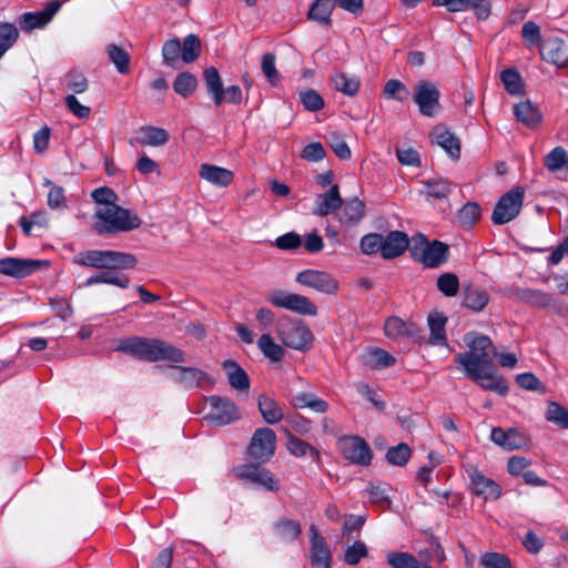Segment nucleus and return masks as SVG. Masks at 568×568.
<instances>
[{
  "instance_id": "1",
  "label": "nucleus",
  "mask_w": 568,
  "mask_h": 568,
  "mask_svg": "<svg viewBox=\"0 0 568 568\" xmlns=\"http://www.w3.org/2000/svg\"><path fill=\"white\" fill-rule=\"evenodd\" d=\"M465 342L469 351L457 354L454 358L455 363L463 368L467 377L477 382L483 389L506 395L508 385L498 374L490 356V351L496 355L491 339L483 334L468 333L465 336Z\"/></svg>"
},
{
  "instance_id": "2",
  "label": "nucleus",
  "mask_w": 568,
  "mask_h": 568,
  "mask_svg": "<svg viewBox=\"0 0 568 568\" xmlns=\"http://www.w3.org/2000/svg\"><path fill=\"white\" fill-rule=\"evenodd\" d=\"M118 351L146 362L172 361L178 357L176 348L159 338L129 337L120 342Z\"/></svg>"
},
{
  "instance_id": "3",
  "label": "nucleus",
  "mask_w": 568,
  "mask_h": 568,
  "mask_svg": "<svg viewBox=\"0 0 568 568\" xmlns=\"http://www.w3.org/2000/svg\"><path fill=\"white\" fill-rule=\"evenodd\" d=\"M93 219L94 229L99 234L128 232L140 227L142 224L136 214L119 205L99 206Z\"/></svg>"
},
{
  "instance_id": "4",
  "label": "nucleus",
  "mask_w": 568,
  "mask_h": 568,
  "mask_svg": "<svg viewBox=\"0 0 568 568\" xmlns=\"http://www.w3.org/2000/svg\"><path fill=\"white\" fill-rule=\"evenodd\" d=\"M73 262L93 268L129 270L136 265L138 260L131 253L112 250H89L78 253Z\"/></svg>"
},
{
  "instance_id": "5",
  "label": "nucleus",
  "mask_w": 568,
  "mask_h": 568,
  "mask_svg": "<svg viewBox=\"0 0 568 568\" xmlns=\"http://www.w3.org/2000/svg\"><path fill=\"white\" fill-rule=\"evenodd\" d=\"M409 252L415 261L428 268L442 266L449 257L447 244L437 240L429 242L424 234H416L412 237Z\"/></svg>"
},
{
  "instance_id": "6",
  "label": "nucleus",
  "mask_w": 568,
  "mask_h": 568,
  "mask_svg": "<svg viewBox=\"0 0 568 568\" xmlns=\"http://www.w3.org/2000/svg\"><path fill=\"white\" fill-rule=\"evenodd\" d=\"M277 335L285 346L293 349L305 352L313 344V334L302 321L281 320Z\"/></svg>"
},
{
  "instance_id": "7",
  "label": "nucleus",
  "mask_w": 568,
  "mask_h": 568,
  "mask_svg": "<svg viewBox=\"0 0 568 568\" xmlns=\"http://www.w3.org/2000/svg\"><path fill=\"white\" fill-rule=\"evenodd\" d=\"M266 300L275 307L285 308L300 315L314 316L317 314L316 305L308 297L296 293L275 290L267 294Z\"/></svg>"
},
{
  "instance_id": "8",
  "label": "nucleus",
  "mask_w": 568,
  "mask_h": 568,
  "mask_svg": "<svg viewBox=\"0 0 568 568\" xmlns=\"http://www.w3.org/2000/svg\"><path fill=\"white\" fill-rule=\"evenodd\" d=\"M210 412L206 419L215 426H226L242 416L237 405L229 397L212 395L206 398Z\"/></svg>"
},
{
  "instance_id": "9",
  "label": "nucleus",
  "mask_w": 568,
  "mask_h": 568,
  "mask_svg": "<svg viewBox=\"0 0 568 568\" xmlns=\"http://www.w3.org/2000/svg\"><path fill=\"white\" fill-rule=\"evenodd\" d=\"M524 189L514 187L505 193L496 204L491 220L497 225H503L514 220L520 212L524 200Z\"/></svg>"
},
{
  "instance_id": "10",
  "label": "nucleus",
  "mask_w": 568,
  "mask_h": 568,
  "mask_svg": "<svg viewBox=\"0 0 568 568\" xmlns=\"http://www.w3.org/2000/svg\"><path fill=\"white\" fill-rule=\"evenodd\" d=\"M338 447L343 457L353 464L368 466L372 462V449L359 436H344L339 438Z\"/></svg>"
},
{
  "instance_id": "11",
  "label": "nucleus",
  "mask_w": 568,
  "mask_h": 568,
  "mask_svg": "<svg viewBox=\"0 0 568 568\" xmlns=\"http://www.w3.org/2000/svg\"><path fill=\"white\" fill-rule=\"evenodd\" d=\"M276 435L273 429L262 427L253 434L247 453L251 458L267 462L275 453Z\"/></svg>"
},
{
  "instance_id": "12",
  "label": "nucleus",
  "mask_w": 568,
  "mask_h": 568,
  "mask_svg": "<svg viewBox=\"0 0 568 568\" xmlns=\"http://www.w3.org/2000/svg\"><path fill=\"white\" fill-rule=\"evenodd\" d=\"M296 282L323 294L333 295L339 290L338 281L329 273L317 270H304L296 275Z\"/></svg>"
},
{
  "instance_id": "13",
  "label": "nucleus",
  "mask_w": 568,
  "mask_h": 568,
  "mask_svg": "<svg viewBox=\"0 0 568 568\" xmlns=\"http://www.w3.org/2000/svg\"><path fill=\"white\" fill-rule=\"evenodd\" d=\"M413 99L423 115L433 116L439 109V91L434 82L419 81L415 85Z\"/></svg>"
},
{
  "instance_id": "14",
  "label": "nucleus",
  "mask_w": 568,
  "mask_h": 568,
  "mask_svg": "<svg viewBox=\"0 0 568 568\" xmlns=\"http://www.w3.org/2000/svg\"><path fill=\"white\" fill-rule=\"evenodd\" d=\"M236 475L268 491H277L281 488L280 480L270 470L260 465L247 464L236 469Z\"/></svg>"
},
{
  "instance_id": "15",
  "label": "nucleus",
  "mask_w": 568,
  "mask_h": 568,
  "mask_svg": "<svg viewBox=\"0 0 568 568\" xmlns=\"http://www.w3.org/2000/svg\"><path fill=\"white\" fill-rule=\"evenodd\" d=\"M41 265H47V263L31 258L4 257L0 260V274L26 277L39 270Z\"/></svg>"
},
{
  "instance_id": "16",
  "label": "nucleus",
  "mask_w": 568,
  "mask_h": 568,
  "mask_svg": "<svg viewBox=\"0 0 568 568\" xmlns=\"http://www.w3.org/2000/svg\"><path fill=\"white\" fill-rule=\"evenodd\" d=\"M433 4L445 7L449 12L473 9L479 19H486L490 13V3L487 0H433Z\"/></svg>"
},
{
  "instance_id": "17",
  "label": "nucleus",
  "mask_w": 568,
  "mask_h": 568,
  "mask_svg": "<svg viewBox=\"0 0 568 568\" xmlns=\"http://www.w3.org/2000/svg\"><path fill=\"white\" fill-rule=\"evenodd\" d=\"M412 239L400 231H392L386 236L382 235V256L386 260H393L409 250Z\"/></svg>"
},
{
  "instance_id": "18",
  "label": "nucleus",
  "mask_w": 568,
  "mask_h": 568,
  "mask_svg": "<svg viewBox=\"0 0 568 568\" xmlns=\"http://www.w3.org/2000/svg\"><path fill=\"white\" fill-rule=\"evenodd\" d=\"M311 531V561L314 566L321 568H331L332 555L324 537L318 534L317 528L313 525Z\"/></svg>"
},
{
  "instance_id": "19",
  "label": "nucleus",
  "mask_w": 568,
  "mask_h": 568,
  "mask_svg": "<svg viewBox=\"0 0 568 568\" xmlns=\"http://www.w3.org/2000/svg\"><path fill=\"white\" fill-rule=\"evenodd\" d=\"M384 331L386 336L394 341H399L405 337L417 338L422 332L415 323L405 322L396 316L386 320Z\"/></svg>"
},
{
  "instance_id": "20",
  "label": "nucleus",
  "mask_w": 568,
  "mask_h": 568,
  "mask_svg": "<svg viewBox=\"0 0 568 568\" xmlns=\"http://www.w3.org/2000/svg\"><path fill=\"white\" fill-rule=\"evenodd\" d=\"M470 486L474 494L484 499H497L501 491L500 487L493 479L486 477L477 469L469 471Z\"/></svg>"
},
{
  "instance_id": "21",
  "label": "nucleus",
  "mask_w": 568,
  "mask_h": 568,
  "mask_svg": "<svg viewBox=\"0 0 568 568\" xmlns=\"http://www.w3.org/2000/svg\"><path fill=\"white\" fill-rule=\"evenodd\" d=\"M490 439L507 450L519 449L527 444V438L515 428L505 430L500 427H494L490 433Z\"/></svg>"
},
{
  "instance_id": "22",
  "label": "nucleus",
  "mask_w": 568,
  "mask_h": 568,
  "mask_svg": "<svg viewBox=\"0 0 568 568\" xmlns=\"http://www.w3.org/2000/svg\"><path fill=\"white\" fill-rule=\"evenodd\" d=\"M199 175L207 183L219 187H227L234 180L233 171L209 163L200 165Z\"/></svg>"
},
{
  "instance_id": "23",
  "label": "nucleus",
  "mask_w": 568,
  "mask_h": 568,
  "mask_svg": "<svg viewBox=\"0 0 568 568\" xmlns=\"http://www.w3.org/2000/svg\"><path fill=\"white\" fill-rule=\"evenodd\" d=\"M288 402L295 409L307 408L317 414H325L329 408V405L326 400L320 398L315 393L306 390L292 395Z\"/></svg>"
},
{
  "instance_id": "24",
  "label": "nucleus",
  "mask_w": 568,
  "mask_h": 568,
  "mask_svg": "<svg viewBox=\"0 0 568 568\" xmlns=\"http://www.w3.org/2000/svg\"><path fill=\"white\" fill-rule=\"evenodd\" d=\"M61 7L60 1H52L48 3L45 9L43 11L39 12H27L21 17V28L23 30H32L36 28H42L44 27L52 17L59 11Z\"/></svg>"
},
{
  "instance_id": "25",
  "label": "nucleus",
  "mask_w": 568,
  "mask_h": 568,
  "mask_svg": "<svg viewBox=\"0 0 568 568\" xmlns=\"http://www.w3.org/2000/svg\"><path fill=\"white\" fill-rule=\"evenodd\" d=\"M342 203L338 185L335 184L327 192L317 195L313 212L315 215L326 216L339 209Z\"/></svg>"
},
{
  "instance_id": "26",
  "label": "nucleus",
  "mask_w": 568,
  "mask_h": 568,
  "mask_svg": "<svg viewBox=\"0 0 568 568\" xmlns=\"http://www.w3.org/2000/svg\"><path fill=\"white\" fill-rule=\"evenodd\" d=\"M222 367L233 389L237 392H248L251 384L250 377L234 359H225L222 363Z\"/></svg>"
},
{
  "instance_id": "27",
  "label": "nucleus",
  "mask_w": 568,
  "mask_h": 568,
  "mask_svg": "<svg viewBox=\"0 0 568 568\" xmlns=\"http://www.w3.org/2000/svg\"><path fill=\"white\" fill-rule=\"evenodd\" d=\"M542 54L547 61L554 63L558 68L568 67V47L558 38L547 40Z\"/></svg>"
},
{
  "instance_id": "28",
  "label": "nucleus",
  "mask_w": 568,
  "mask_h": 568,
  "mask_svg": "<svg viewBox=\"0 0 568 568\" xmlns=\"http://www.w3.org/2000/svg\"><path fill=\"white\" fill-rule=\"evenodd\" d=\"M331 85L334 90L342 92L347 97H354L359 91L361 79L356 74L335 71L331 77Z\"/></svg>"
},
{
  "instance_id": "29",
  "label": "nucleus",
  "mask_w": 568,
  "mask_h": 568,
  "mask_svg": "<svg viewBox=\"0 0 568 568\" xmlns=\"http://www.w3.org/2000/svg\"><path fill=\"white\" fill-rule=\"evenodd\" d=\"M180 384L187 387L212 386L214 378L199 368L180 366Z\"/></svg>"
},
{
  "instance_id": "30",
  "label": "nucleus",
  "mask_w": 568,
  "mask_h": 568,
  "mask_svg": "<svg viewBox=\"0 0 568 568\" xmlns=\"http://www.w3.org/2000/svg\"><path fill=\"white\" fill-rule=\"evenodd\" d=\"M463 305L473 312L483 311L489 302L487 292L474 285H465L463 288Z\"/></svg>"
},
{
  "instance_id": "31",
  "label": "nucleus",
  "mask_w": 568,
  "mask_h": 568,
  "mask_svg": "<svg viewBox=\"0 0 568 568\" xmlns=\"http://www.w3.org/2000/svg\"><path fill=\"white\" fill-rule=\"evenodd\" d=\"M203 78L209 95L215 105H221L224 102V89L217 69L214 67L205 69Z\"/></svg>"
},
{
  "instance_id": "32",
  "label": "nucleus",
  "mask_w": 568,
  "mask_h": 568,
  "mask_svg": "<svg viewBox=\"0 0 568 568\" xmlns=\"http://www.w3.org/2000/svg\"><path fill=\"white\" fill-rule=\"evenodd\" d=\"M423 191L428 200H444L449 196L453 191L450 181L447 179H428L422 181Z\"/></svg>"
},
{
  "instance_id": "33",
  "label": "nucleus",
  "mask_w": 568,
  "mask_h": 568,
  "mask_svg": "<svg viewBox=\"0 0 568 568\" xmlns=\"http://www.w3.org/2000/svg\"><path fill=\"white\" fill-rule=\"evenodd\" d=\"M257 407L261 415L263 416L264 420L267 424H277L284 417L280 404L274 398L267 396L266 394H262L258 396Z\"/></svg>"
},
{
  "instance_id": "34",
  "label": "nucleus",
  "mask_w": 568,
  "mask_h": 568,
  "mask_svg": "<svg viewBox=\"0 0 568 568\" xmlns=\"http://www.w3.org/2000/svg\"><path fill=\"white\" fill-rule=\"evenodd\" d=\"M338 219L345 224H356L364 216L365 204L357 197L343 201Z\"/></svg>"
},
{
  "instance_id": "35",
  "label": "nucleus",
  "mask_w": 568,
  "mask_h": 568,
  "mask_svg": "<svg viewBox=\"0 0 568 568\" xmlns=\"http://www.w3.org/2000/svg\"><path fill=\"white\" fill-rule=\"evenodd\" d=\"M516 119L527 126H535L541 121V114L537 105L526 100L514 105Z\"/></svg>"
},
{
  "instance_id": "36",
  "label": "nucleus",
  "mask_w": 568,
  "mask_h": 568,
  "mask_svg": "<svg viewBox=\"0 0 568 568\" xmlns=\"http://www.w3.org/2000/svg\"><path fill=\"white\" fill-rule=\"evenodd\" d=\"M427 321L430 331L429 343L433 345H446L447 337L445 326L447 318L443 314L434 312L428 315Z\"/></svg>"
},
{
  "instance_id": "37",
  "label": "nucleus",
  "mask_w": 568,
  "mask_h": 568,
  "mask_svg": "<svg viewBox=\"0 0 568 568\" xmlns=\"http://www.w3.org/2000/svg\"><path fill=\"white\" fill-rule=\"evenodd\" d=\"M202 52V42L196 34L186 36L180 42V60L184 63H192L196 61Z\"/></svg>"
},
{
  "instance_id": "38",
  "label": "nucleus",
  "mask_w": 568,
  "mask_h": 568,
  "mask_svg": "<svg viewBox=\"0 0 568 568\" xmlns=\"http://www.w3.org/2000/svg\"><path fill=\"white\" fill-rule=\"evenodd\" d=\"M515 297L528 305L535 307H547L551 302V296L540 290L516 288Z\"/></svg>"
},
{
  "instance_id": "39",
  "label": "nucleus",
  "mask_w": 568,
  "mask_h": 568,
  "mask_svg": "<svg viewBox=\"0 0 568 568\" xmlns=\"http://www.w3.org/2000/svg\"><path fill=\"white\" fill-rule=\"evenodd\" d=\"M334 8V0H315L308 10L307 18L321 24L328 26Z\"/></svg>"
},
{
  "instance_id": "40",
  "label": "nucleus",
  "mask_w": 568,
  "mask_h": 568,
  "mask_svg": "<svg viewBox=\"0 0 568 568\" xmlns=\"http://www.w3.org/2000/svg\"><path fill=\"white\" fill-rule=\"evenodd\" d=\"M286 448L296 457H304L307 454H311L314 460L318 462L321 459L320 452L316 448L307 442L294 436L290 432L287 433Z\"/></svg>"
},
{
  "instance_id": "41",
  "label": "nucleus",
  "mask_w": 568,
  "mask_h": 568,
  "mask_svg": "<svg viewBox=\"0 0 568 568\" xmlns=\"http://www.w3.org/2000/svg\"><path fill=\"white\" fill-rule=\"evenodd\" d=\"M500 80L506 91L514 97L525 94V83L520 73L516 69H507L500 73Z\"/></svg>"
},
{
  "instance_id": "42",
  "label": "nucleus",
  "mask_w": 568,
  "mask_h": 568,
  "mask_svg": "<svg viewBox=\"0 0 568 568\" xmlns=\"http://www.w3.org/2000/svg\"><path fill=\"white\" fill-rule=\"evenodd\" d=\"M363 363L372 369H383L392 366L395 358L382 348H373L363 356Z\"/></svg>"
},
{
  "instance_id": "43",
  "label": "nucleus",
  "mask_w": 568,
  "mask_h": 568,
  "mask_svg": "<svg viewBox=\"0 0 568 568\" xmlns=\"http://www.w3.org/2000/svg\"><path fill=\"white\" fill-rule=\"evenodd\" d=\"M274 530L276 535L284 541H294L300 538L302 528L300 523L282 518L274 523Z\"/></svg>"
},
{
  "instance_id": "44",
  "label": "nucleus",
  "mask_w": 568,
  "mask_h": 568,
  "mask_svg": "<svg viewBox=\"0 0 568 568\" xmlns=\"http://www.w3.org/2000/svg\"><path fill=\"white\" fill-rule=\"evenodd\" d=\"M257 345L264 356L272 362H280L285 355L284 348L276 344L270 334L261 335Z\"/></svg>"
},
{
  "instance_id": "45",
  "label": "nucleus",
  "mask_w": 568,
  "mask_h": 568,
  "mask_svg": "<svg viewBox=\"0 0 568 568\" xmlns=\"http://www.w3.org/2000/svg\"><path fill=\"white\" fill-rule=\"evenodd\" d=\"M95 284H111V285H115V286L125 288L129 286L130 280L124 274H113V273L104 272V273H100V274L90 276L85 282L87 286H91V285H95Z\"/></svg>"
},
{
  "instance_id": "46",
  "label": "nucleus",
  "mask_w": 568,
  "mask_h": 568,
  "mask_svg": "<svg viewBox=\"0 0 568 568\" xmlns=\"http://www.w3.org/2000/svg\"><path fill=\"white\" fill-rule=\"evenodd\" d=\"M106 54L110 61L115 65L119 73H129L130 55L124 49L115 44H109L106 47Z\"/></svg>"
},
{
  "instance_id": "47",
  "label": "nucleus",
  "mask_w": 568,
  "mask_h": 568,
  "mask_svg": "<svg viewBox=\"0 0 568 568\" xmlns=\"http://www.w3.org/2000/svg\"><path fill=\"white\" fill-rule=\"evenodd\" d=\"M545 417L561 428H568V408L557 402L548 403Z\"/></svg>"
},
{
  "instance_id": "48",
  "label": "nucleus",
  "mask_w": 568,
  "mask_h": 568,
  "mask_svg": "<svg viewBox=\"0 0 568 568\" xmlns=\"http://www.w3.org/2000/svg\"><path fill=\"white\" fill-rule=\"evenodd\" d=\"M568 163V153L567 151L561 146H556L552 149L544 160L545 166L550 172H557L560 171L566 166Z\"/></svg>"
},
{
  "instance_id": "49",
  "label": "nucleus",
  "mask_w": 568,
  "mask_h": 568,
  "mask_svg": "<svg viewBox=\"0 0 568 568\" xmlns=\"http://www.w3.org/2000/svg\"><path fill=\"white\" fill-rule=\"evenodd\" d=\"M436 286L442 294L447 297H453L458 293L459 280L454 273H443L438 276Z\"/></svg>"
},
{
  "instance_id": "50",
  "label": "nucleus",
  "mask_w": 568,
  "mask_h": 568,
  "mask_svg": "<svg viewBox=\"0 0 568 568\" xmlns=\"http://www.w3.org/2000/svg\"><path fill=\"white\" fill-rule=\"evenodd\" d=\"M481 216V209L476 202L466 203L457 214L459 223L465 227H470Z\"/></svg>"
},
{
  "instance_id": "51",
  "label": "nucleus",
  "mask_w": 568,
  "mask_h": 568,
  "mask_svg": "<svg viewBox=\"0 0 568 568\" xmlns=\"http://www.w3.org/2000/svg\"><path fill=\"white\" fill-rule=\"evenodd\" d=\"M19 32L12 23H0V58L9 50L18 40Z\"/></svg>"
},
{
  "instance_id": "52",
  "label": "nucleus",
  "mask_w": 568,
  "mask_h": 568,
  "mask_svg": "<svg viewBox=\"0 0 568 568\" xmlns=\"http://www.w3.org/2000/svg\"><path fill=\"white\" fill-rule=\"evenodd\" d=\"M412 450L407 444L400 443L387 450V462L395 466H404L410 457Z\"/></svg>"
},
{
  "instance_id": "53",
  "label": "nucleus",
  "mask_w": 568,
  "mask_h": 568,
  "mask_svg": "<svg viewBox=\"0 0 568 568\" xmlns=\"http://www.w3.org/2000/svg\"><path fill=\"white\" fill-rule=\"evenodd\" d=\"M168 139V132L161 128L142 126L136 132L138 142H166Z\"/></svg>"
},
{
  "instance_id": "54",
  "label": "nucleus",
  "mask_w": 568,
  "mask_h": 568,
  "mask_svg": "<svg viewBox=\"0 0 568 568\" xmlns=\"http://www.w3.org/2000/svg\"><path fill=\"white\" fill-rule=\"evenodd\" d=\"M384 95L387 99L404 101L408 98L409 91L403 82L396 79L388 80L384 87Z\"/></svg>"
},
{
  "instance_id": "55",
  "label": "nucleus",
  "mask_w": 568,
  "mask_h": 568,
  "mask_svg": "<svg viewBox=\"0 0 568 568\" xmlns=\"http://www.w3.org/2000/svg\"><path fill=\"white\" fill-rule=\"evenodd\" d=\"M396 155H397L398 161L403 165H409V166H415V168L420 166V155L409 144H404L403 146L397 148Z\"/></svg>"
},
{
  "instance_id": "56",
  "label": "nucleus",
  "mask_w": 568,
  "mask_h": 568,
  "mask_svg": "<svg viewBox=\"0 0 568 568\" xmlns=\"http://www.w3.org/2000/svg\"><path fill=\"white\" fill-rule=\"evenodd\" d=\"M368 554L367 547L363 541H355L352 546H348L344 554V561L347 565L355 566L362 558Z\"/></svg>"
},
{
  "instance_id": "57",
  "label": "nucleus",
  "mask_w": 568,
  "mask_h": 568,
  "mask_svg": "<svg viewBox=\"0 0 568 568\" xmlns=\"http://www.w3.org/2000/svg\"><path fill=\"white\" fill-rule=\"evenodd\" d=\"M300 101L308 111L315 112L324 106V100L315 90H305L300 93Z\"/></svg>"
},
{
  "instance_id": "58",
  "label": "nucleus",
  "mask_w": 568,
  "mask_h": 568,
  "mask_svg": "<svg viewBox=\"0 0 568 568\" xmlns=\"http://www.w3.org/2000/svg\"><path fill=\"white\" fill-rule=\"evenodd\" d=\"M43 185L50 186L48 193V205L51 209H60L65 206L64 190L61 186L52 185L49 179H45Z\"/></svg>"
},
{
  "instance_id": "59",
  "label": "nucleus",
  "mask_w": 568,
  "mask_h": 568,
  "mask_svg": "<svg viewBox=\"0 0 568 568\" xmlns=\"http://www.w3.org/2000/svg\"><path fill=\"white\" fill-rule=\"evenodd\" d=\"M521 36L528 47H536L541 42L540 28L534 21H527L523 26Z\"/></svg>"
},
{
  "instance_id": "60",
  "label": "nucleus",
  "mask_w": 568,
  "mask_h": 568,
  "mask_svg": "<svg viewBox=\"0 0 568 568\" xmlns=\"http://www.w3.org/2000/svg\"><path fill=\"white\" fill-rule=\"evenodd\" d=\"M485 568H511L509 559L499 552H486L480 558Z\"/></svg>"
},
{
  "instance_id": "61",
  "label": "nucleus",
  "mask_w": 568,
  "mask_h": 568,
  "mask_svg": "<svg viewBox=\"0 0 568 568\" xmlns=\"http://www.w3.org/2000/svg\"><path fill=\"white\" fill-rule=\"evenodd\" d=\"M65 81L67 88L78 94L84 93L89 88L87 78L77 71L69 72Z\"/></svg>"
},
{
  "instance_id": "62",
  "label": "nucleus",
  "mask_w": 568,
  "mask_h": 568,
  "mask_svg": "<svg viewBox=\"0 0 568 568\" xmlns=\"http://www.w3.org/2000/svg\"><path fill=\"white\" fill-rule=\"evenodd\" d=\"M276 58L273 53H265L262 57L261 68L267 80L272 85L278 81V73L275 67Z\"/></svg>"
},
{
  "instance_id": "63",
  "label": "nucleus",
  "mask_w": 568,
  "mask_h": 568,
  "mask_svg": "<svg viewBox=\"0 0 568 568\" xmlns=\"http://www.w3.org/2000/svg\"><path fill=\"white\" fill-rule=\"evenodd\" d=\"M302 237L295 232H288L275 240V245L283 251L296 250L302 245Z\"/></svg>"
},
{
  "instance_id": "64",
  "label": "nucleus",
  "mask_w": 568,
  "mask_h": 568,
  "mask_svg": "<svg viewBox=\"0 0 568 568\" xmlns=\"http://www.w3.org/2000/svg\"><path fill=\"white\" fill-rule=\"evenodd\" d=\"M361 250L364 254L382 253V234L371 233L362 237Z\"/></svg>"
}]
</instances>
